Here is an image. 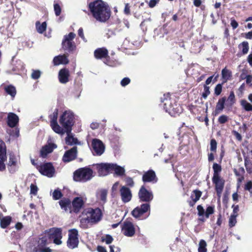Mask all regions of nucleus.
I'll list each match as a JSON object with an SVG mask.
<instances>
[{
    "instance_id": "nucleus-1",
    "label": "nucleus",
    "mask_w": 252,
    "mask_h": 252,
    "mask_svg": "<svg viewBox=\"0 0 252 252\" xmlns=\"http://www.w3.org/2000/svg\"><path fill=\"white\" fill-rule=\"evenodd\" d=\"M89 8L93 16L97 21L105 22L110 17L111 11L108 5L101 0L90 2Z\"/></svg>"
},
{
    "instance_id": "nucleus-2",
    "label": "nucleus",
    "mask_w": 252,
    "mask_h": 252,
    "mask_svg": "<svg viewBox=\"0 0 252 252\" xmlns=\"http://www.w3.org/2000/svg\"><path fill=\"white\" fill-rule=\"evenodd\" d=\"M102 213L100 209L97 208L94 209L88 208L84 209L82 213V223H95L99 221L101 218Z\"/></svg>"
},
{
    "instance_id": "nucleus-3",
    "label": "nucleus",
    "mask_w": 252,
    "mask_h": 252,
    "mask_svg": "<svg viewBox=\"0 0 252 252\" xmlns=\"http://www.w3.org/2000/svg\"><path fill=\"white\" fill-rule=\"evenodd\" d=\"M93 173V170L89 168H81L74 172L73 179L76 182H86L92 178Z\"/></svg>"
},
{
    "instance_id": "nucleus-4",
    "label": "nucleus",
    "mask_w": 252,
    "mask_h": 252,
    "mask_svg": "<svg viewBox=\"0 0 252 252\" xmlns=\"http://www.w3.org/2000/svg\"><path fill=\"white\" fill-rule=\"evenodd\" d=\"M74 117L70 111H65L60 117L59 122L65 129L66 133L71 131V127L74 124Z\"/></svg>"
},
{
    "instance_id": "nucleus-5",
    "label": "nucleus",
    "mask_w": 252,
    "mask_h": 252,
    "mask_svg": "<svg viewBox=\"0 0 252 252\" xmlns=\"http://www.w3.org/2000/svg\"><path fill=\"white\" fill-rule=\"evenodd\" d=\"M76 34L74 32H70L68 34H66L63 36L62 41V47L64 50L68 52H72L75 50L76 45L74 42L73 41Z\"/></svg>"
},
{
    "instance_id": "nucleus-6",
    "label": "nucleus",
    "mask_w": 252,
    "mask_h": 252,
    "mask_svg": "<svg viewBox=\"0 0 252 252\" xmlns=\"http://www.w3.org/2000/svg\"><path fill=\"white\" fill-rule=\"evenodd\" d=\"M62 230L60 228H52L49 230L48 236L50 239L53 240V242L56 245H61L62 243Z\"/></svg>"
},
{
    "instance_id": "nucleus-7",
    "label": "nucleus",
    "mask_w": 252,
    "mask_h": 252,
    "mask_svg": "<svg viewBox=\"0 0 252 252\" xmlns=\"http://www.w3.org/2000/svg\"><path fill=\"white\" fill-rule=\"evenodd\" d=\"M78 231L76 229L69 230L67 246L69 248L74 249L78 245Z\"/></svg>"
},
{
    "instance_id": "nucleus-8",
    "label": "nucleus",
    "mask_w": 252,
    "mask_h": 252,
    "mask_svg": "<svg viewBox=\"0 0 252 252\" xmlns=\"http://www.w3.org/2000/svg\"><path fill=\"white\" fill-rule=\"evenodd\" d=\"M38 170L41 174L50 178L52 177L55 173V169L50 162L41 165L39 167Z\"/></svg>"
},
{
    "instance_id": "nucleus-9",
    "label": "nucleus",
    "mask_w": 252,
    "mask_h": 252,
    "mask_svg": "<svg viewBox=\"0 0 252 252\" xmlns=\"http://www.w3.org/2000/svg\"><path fill=\"white\" fill-rule=\"evenodd\" d=\"M93 153L94 155L100 156L104 152L105 147L99 139H94L92 141Z\"/></svg>"
},
{
    "instance_id": "nucleus-10",
    "label": "nucleus",
    "mask_w": 252,
    "mask_h": 252,
    "mask_svg": "<svg viewBox=\"0 0 252 252\" xmlns=\"http://www.w3.org/2000/svg\"><path fill=\"white\" fill-rule=\"evenodd\" d=\"M111 163H98L94 165L95 167L99 176H105L111 172Z\"/></svg>"
},
{
    "instance_id": "nucleus-11",
    "label": "nucleus",
    "mask_w": 252,
    "mask_h": 252,
    "mask_svg": "<svg viewBox=\"0 0 252 252\" xmlns=\"http://www.w3.org/2000/svg\"><path fill=\"white\" fill-rule=\"evenodd\" d=\"M138 196L141 201L149 202L153 198V195L151 191L146 189L144 186H142L138 192Z\"/></svg>"
},
{
    "instance_id": "nucleus-12",
    "label": "nucleus",
    "mask_w": 252,
    "mask_h": 252,
    "mask_svg": "<svg viewBox=\"0 0 252 252\" xmlns=\"http://www.w3.org/2000/svg\"><path fill=\"white\" fill-rule=\"evenodd\" d=\"M150 205L149 203H144L140 207H137L131 212L135 218H140L144 213L150 210Z\"/></svg>"
},
{
    "instance_id": "nucleus-13",
    "label": "nucleus",
    "mask_w": 252,
    "mask_h": 252,
    "mask_svg": "<svg viewBox=\"0 0 252 252\" xmlns=\"http://www.w3.org/2000/svg\"><path fill=\"white\" fill-rule=\"evenodd\" d=\"M7 168L11 174L15 173L18 170L19 166L17 158L12 154L9 155Z\"/></svg>"
},
{
    "instance_id": "nucleus-14",
    "label": "nucleus",
    "mask_w": 252,
    "mask_h": 252,
    "mask_svg": "<svg viewBox=\"0 0 252 252\" xmlns=\"http://www.w3.org/2000/svg\"><path fill=\"white\" fill-rule=\"evenodd\" d=\"M120 194L122 201L124 203H127L131 200V191L128 187L125 186L121 187L120 189Z\"/></svg>"
},
{
    "instance_id": "nucleus-15",
    "label": "nucleus",
    "mask_w": 252,
    "mask_h": 252,
    "mask_svg": "<svg viewBox=\"0 0 252 252\" xmlns=\"http://www.w3.org/2000/svg\"><path fill=\"white\" fill-rule=\"evenodd\" d=\"M123 234L127 237H132L135 234V228L132 222L125 221L122 228Z\"/></svg>"
},
{
    "instance_id": "nucleus-16",
    "label": "nucleus",
    "mask_w": 252,
    "mask_h": 252,
    "mask_svg": "<svg viewBox=\"0 0 252 252\" xmlns=\"http://www.w3.org/2000/svg\"><path fill=\"white\" fill-rule=\"evenodd\" d=\"M77 148L74 146L71 149L66 151L63 157L62 160L64 162H70L77 157Z\"/></svg>"
},
{
    "instance_id": "nucleus-17",
    "label": "nucleus",
    "mask_w": 252,
    "mask_h": 252,
    "mask_svg": "<svg viewBox=\"0 0 252 252\" xmlns=\"http://www.w3.org/2000/svg\"><path fill=\"white\" fill-rule=\"evenodd\" d=\"M85 203V200L81 197H76L72 201V207H71L72 212L78 213L80 212L83 207Z\"/></svg>"
},
{
    "instance_id": "nucleus-18",
    "label": "nucleus",
    "mask_w": 252,
    "mask_h": 252,
    "mask_svg": "<svg viewBox=\"0 0 252 252\" xmlns=\"http://www.w3.org/2000/svg\"><path fill=\"white\" fill-rule=\"evenodd\" d=\"M47 244V237H43L40 238L38 241V245L36 248V251L37 252H51L52 250L50 249L45 247Z\"/></svg>"
},
{
    "instance_id": "nucleus-19",
    "label": "nucleus",
    "mask_w": 252,
    "mask_h": 252,
    "mask_svg": "<svg viewBox=\"0 0 252 252\" xmlns=\"http://www.w3.org/2000/svg\"><path fill=\"white\" fill-rule=\"evenodd\" d=\"M57 147V145L53 143H49L43 146L40 150V156L43 158L47 157V155L51 153L53 150Z\"/></svg>"
},
{
    "instance_id": "nucleus-20",
    "label": "nucleus",
    "mask_w": 252,
    "mask_h": 252,
    "mask_svg": "<svg viewBox=\"0 0 252 252\" xmlns=\"http://www.w3.org/2000/svg\"><path fill=\"white\" fill-rule=\"evenodd\" d=\"M164 102V109L166 112H168L170 115H173L175 113H179V110L177 108H175L173 106L171 105V102L170 99H165L163 101Z\"/></svg>"
},
{
    "instance_id": "nucleus-21",
    "label": "nucleus",
    "mask_w": 252,
    "mask_h": 252,
    "mask_svg": "<svg viewBox=\"0 0 252 252\" xmlns=\"http://www.w3.org/2000/svg\"><path fill=\"white\" fill-rule=\"evenodd\" d=\"M212 181L214 184L215 185L216 190L217 193H220L223 189L224 186V182L220 176H216L213 177Z\"/></svg>"
},
{
    "instance_id": "nucleus-22",
    "label": "nucleus",
    "mask_w": 252,
    "mask_h": 252,
    "mask_svg": "<svg viewBox=\"0 0 252 252\" xmlns=\"http://www.w3.org/2000/svg\"><path fill=\"white\" fill-rule=\"evenodd\" d=\"M61 209L64 212L71 213V204L70 200L67 198H63L59 202Z\"/></svg>"
},
{
    "instance_id": "nucleus-23",
    "label": "nucleus",
    "mask_w": 252,
    "mask_h": 252,
    "mask_svg": "<svg viewBox=\"0 0 252 252\" xmlns=\"http://www.w3.org/2000/svg\"><path fill=\"white\" fill-rule=\"evenodd\" d=\"M94 56L97 59L109 58L108 50L105 48H99L94 52Z\"/></svg>"
},
{
    "instance_id": "nucleus-24",
    "label": "nucleus",
    "mask_w": 252,
    "mask_h": 252,
    "mask_svg": "<svg viewBox=\"0 0 252 252\" xmlns=\"http://www.w3.org/2000/svg\"><path fill=\"white\" fill-rule=\"evenodd\" d=\"M142 180L144 182H157L156 176L155 172L152 170H149L145 172L142 177Z\"/></svg>"
},
{
    "instance_id": "nucleus-25",
    "label": "nucleus",
    "mask_w": 252,
    "mask_h": 252,
    "mask_svg": "<svg viewBox=\"0 0 252 252\" xmlns=\"http://www.w3.org/2000/svg\"><path fill=\"white\" fill-rule=\"evenodd\" d=\"M19 122V118L17 115L13 113H9L7 116V125L10 127L16 126Z\"/></svg>"
},
{
    "instance_id": "nucleus-26",
    "label": "nucleus",
    "mask_w": 252,
    "mask_h": 252,
    "mask_svg": "<svg viewBox=\"0 0 252 252\" xmlns=\"http://www.w3.org/2000/svg\"><path fill=\"white\" fill-rule=\"evenodd\" d=\"M69 76V71L66 68L62 69L59 73V79L62 84H65L68 82Z\"/></svg>"
},
{
    "instance_id": "nucleus-27",
    "label": "nucleus",
    "mask_w": 252,
    "mask_h": 252,
    "mask_svg": "<svg viewBox=\"0 0 252 252\" xmlns=\"http://www.w3.org/2000/svg\"><path fill=\"white\" fill-rule=\"evenodd\" d=\"M53 62L55 65H58L60 64H67L69 62L67 56L65 55L55 57Z\"/></svg>"
},
{
    "instance_id": "nucleus-28",
    "label": "nucleus",
    "mask_w": 252,
    "mask_h": 252,
    "mask_svg": "<svg viewBox=\"0 0 252 252\" xmlns=\"http://www.w3.org/2000/svg\"><path fill=\"white\" fill-rule=\"evenodd\" d=\"M114 171L117 176H123L125 174V169L124 167L118 165L116 164L111 163V172Z\"/></svg>"
},
{
    "instance_id": "nucleus-29",
    "label": "nucleus",
    "mask_w": 252,
    "mask_h": 252,
    "mask_svg": "<svg viewBox=\"0 0 252 252\" xmlns=\"http://www.w3.org/2000/svg\"><path fill=\"white\" fill-rule=\"evenodd\" d=\"M11 218L10 216H6L1 218L0 215V226L2 228H6L11 223Z\"/></svg>"
},
{
    "instance_id": "nucleus-30",
    "label": "nucleus",
    "mask_w": 252,
    "mask_h": 252,
    "mask_svg": "<svg viewBox=\"0 0 252 252\" xmlns=\"http://www.w3.org/2000/svg\"><path fill=\"white\" fill-rule=\"evenodd\" d=\"M107 195V191L105 189H101L97 191L96 196L103 203H104L106 201Z\"/></svg>"
},
{
    "instance_id": "nucleus-31",
    "label": "nucleus",
    "mask_w": 252,
    "mask_h": 252,
    "mask_svg": "<svg viewBox=\"0 0 252 252\" xmlns=\"http://www.w3.org/2000/svg\"><path fill=\"white\" fill-rule=\"evenodd\" d=\"M225 100L226 99L225 97H222L219 100L217 103L215 109L216 114H218L222 111L224 108V105Z\"/></svg>"
},
{
    "instance_id": "nucleus-32",
    "label": "nucleus",
    "mask_w": 252,
    "mask_h": 252,
    "mask_svg": "<svg viewBox=\"0 0 252 252\" xmlns=\"http://www.w3.org/2000/svg\"><path fill=\"white\" fill-rule=\"evenodd\" d=\"M53 130L57 133L60 134L61 135H63L65 132V129L64 130L58 124V123H51L50 124Z\"/></svg>"
},
{
    "instance_id": "nucleus-33",
    "label": "nucleus",
    "mask_w": 252,
    "mask_h": 252,
    "mask_svg": "<svg viewBox=\"0 0 252 252\" xmlns=\"http://www.w3.org/2000/svg\"><path fill=\"white\" fill-rule=\"evenodd\" d=\"M66 134L67 137L65 138V142L67 145H72L77 144V139L71 135V131L69 133H66Z\"/></svg>"
},
{
    "instance_id": "nucleus-34",
    "label": "nucleus",
    "mask_w": 252,
    "mask_h": 252,
    "mask_svg": "<svg viewBox=\"0 0 252 252\" xmlns=\"http://www.w3.org/2000/svg\"><path fill=\"white\" fill-rule=\"evenodd\" d=\"M35 25L37 31L40 33H42L46 29L47 24L45 22L40 24V22L37 21Z\"/></svg>"
},
{
    "instance_id": "nucleus-35",
    "label": "nucleus",
    "mask_w": 252,
    "mask_h": 252,
    "mask_svg": "<svg viewBox=\"0 0 252 252\" xmlns=\"http://www.w3.org/2000/svg\"><path fill=\"white\" fill-rule=\"evenodd\" d=\"M202 195V192L199 190H194L190 196V198L194 202H197L199 200L201 196Z\"/></svg>"
},
{
    "instance_id": "nucleus-36",
    "label": "nucleus",
    "mask_w": 252,
    "mask_h": 252,
    "mask_svg": "<svg viewBox=\"0 0 252 252\" xmlns=\"http://www.w3.org/2000/svg\"><path fill=\"white\" fill-rule=\"evenodd\" d=\"M238 47L239 49H242V51L243 54H246L248 53L249 49V43L247 41H243L240 43Z\"/></svg>"
},
{
    "instance_id": "nucleus-37",
    "label": "nucleus",
    "mask_w": 252,
    "mask_h": 252,
    "mask_svg": "<svg viewBox=\"0 0 252 252\" xmlns=\"http://www.w3.org/2000/svg\"><path fill=\"white\" fill-rule=\"evenodd\" d=\"M5 92L12 97H14L16 94V90L14 87L9 85L5 88Z\"/></svg>"
},
{
    "instance_id": "nucleus-38",
    "label": "nucleus",
    "mask_w": 252,
    "mask_h": 252,
    "mask_svg": "<svg viewBox=\"0 0 252 252\" xmlns=\"http://www.w3.org/2000/svg\"><path fill=\"white\" fill-rule=\"evenodd\" d=\"M6 159V150L5 145L1 144L0 145V159Z\"/></svg>"
},
{
    "instance_id": "nucleus-39",
    "label": "nucleus",
    "mask_w": 252,
    "mask_h": 252,
    "mask_svg": "<svg viewBox=\"0 0 252 252\" xmlns=\"http://www.w3.org/2000/svg\"><path fill=\"white\" fill-rule=\"evenodd\" d=\"M241 104L246 111H252V105L246 100H242L241 101Z\"/></svg>"
},
{
    "instance_id": "nucleus-40",
    "label": "nucleus",
    "mask_w": 252,
    "mask_h": 252,
    "mask_svg": "<svg viewBox=\"0 0 252 252\" xmlns=\"http://www.w3.org/2000/svg\"><path fill=\"white\" fill-rule=\"evenodd\" d=\"M222 77L223 79L227 80L230 78L231 76V73L230 70L227 69L226 67L223 68L221 71Z\"/></svg>"
},
{
    "instance_id": "nucleus-41",
    "label": "nucleus",
    "mask_w": 252,
    "mask_h": 252,
    "mask_svg": "<svg viewBox=\"0 0 252 252\" xmlns=\"http://www.w3.org/2000/svg\"><path fill=\"white\" fill-rule=\"evenodd\" d=\"M207 246L206 242L203 240H200L199 244L198 252H206L207 249L206 247Z\"/></svg>"
},
{
    "instance_id": "nucleus-42",
    "label": "nucleus",
    "mask_w": 252,
    "mask_h": 252,
    "mask_svg": "<svg viewBox=\"0 0 252 252\" xmlns=\"http://www.w3.org/2000/svg\"><path fill=\"white\" fill-rule=\"evenodd\" d=\"M52 196L53 199L58 200L63 196V194L61 190L59 189H57L53 191Z\"/></svg>"
},
{
    "instance_id": "nucleus-43",
    "label": "nucleus",
    "mask_w": 252,
    "mask_h": 252,
    "mask_svg": "<svg viewBox=\"0 0 252 252\" xmlns=\"http://www.w3.org/2000/svg\"><path fill=\"white\" fill-rule=\"evenodd\" d=\"M213 168L214 170V175L213 177L216 176H219V172L221 171V166L217 163H215L213 164Z\"/></svg>"
},
{
    "instance_id": "nucleus-44",
    "label": "nucleus",
    "mask_w": 252,
    "mask_h": 252,
    "mask_svg": "<svg viewBox=\"0 0 252 252\" xmlns=\"http://www.w3.org/2000/svg\"><path fill=\"white\" fill-rule=\"evenodd\" d=\"M236 217H237L236 216L232 215H231V216H230L228 222H229V226L230 227H233L235 225V224L237 222Z\"/></svg>"
},
{
    "instance_id": "nucleus-45",
    "label": "nucleus",
    "mask_w": 252,
    "mask_h": 252,
    "mask_svg": "<svg viewBox=\"0 0 252 252\" xmlns=\"http://www.w3.org/2000/svg\"><path fill=\"white\" fill-rule=\"evenodd\" d=\"M244 189L249 191L251 197H252V182L248 181L245 185Z\"/></svg>"
},
{
    "instance_id": "nucleus-46",
    "label": "nucleus",
    "mask_w": 252,
    "mask_h": 252,
    "mask_svg": "<svg viewBox=\"0 0 252 252\" xmlns=\"http://www.w3.org/2000/svg\"><path fill=\"white\" fill-rule=\"evenodd\" d=\"M113 240V237L109 234L106 235L105 237H102V241L105 242L107 244H111Z\"/></svg>"
},
{
    "instance_id": "nucleus-47",
    "label": "nucleus",
    "mask_w": 252,
    "mask_h": 252,
    "mask_svg": "<svg viewBox=\"0 0 252 252\" xmlns=\"http://www.w3.org/2000/svg\"><path fill=\"white\" fill-rule=\"evenodd\" d=\"M214 212V207L209 206L207 208L206 212H205V216L206 218H208L210 215H212Z\"/></svg>"
},
{
    "instance_id": "nucleus-48",
    "label": "nucleus",
    "mask_w": 252,
    "mask_h": 252,
    "mask_svg": "<svg viewBox=\"0 0 252 252\" xmlns=\"http://www.w3.org/2000/svg\"><path fill=\"white\" fill-rule=\"evenodd\" d=\"M210 88L207 85H204V92L202 93V96L204 99H206L207 96L210 94Z\"/></svg>"
},
{
    "instance_id": "nucleus-49",
    "label": "nucleus",
    "mask_w": 252,
    "mask_h": 252,
    "mask_svg": "<svg viewBox=\"0 0 252 252\" xmlns=\"http://www.w3.org/2000/svg\"><path fill=\"white\" fill-rule=\"evenodd\" d=\"M228 120V117L224 115H222L219 117L218 122L220 124H223L227 122Z\"/></svg>"
},
{
    "instance_id": "nucleus-50",
    "label": "nucleus",
    "mask_w": 252,
    "mask_h": 252,
    "mask_svg": "<svg viewBox=\"0 0 252 252\" xmlns=\"http://www.w3.org/2000/svg\"><path fill=\"white\" fill-rule=\"evenodd\" d=\"M41 75V72L39 70H33L31 77L33 79H38Z\"/></svg>"
},
{
    "instance_id": "nucleus-51",
    "label": "nucleus",
    "mask_w": 252,
    "mask_h": 252,
    "mask_svg": "<svg viewBox=\"0 0 252 252\" xmlns=\"http://www.w3.org/2000/svg\"><path fill=\"white\" fill-rule=\"evenodd\" d=\"M54 9L55 12V14L56 16H59L61 12V8L60 5L57 4L55 3L54 5Z\"/></svg>"
},
{
    "instance_id": "nucleus-52",
    "label": "nucleus",
    "mask_w": 252,
    "mask_h": 252,
    "mask_svg": "<svg viewBox=\"0 0 252 252\" xmlns=\"http://www.w3.org/2000/svg\"><path fill=\"white\" fill-rule=\"evenodd\" d=\"M217 149V142L215 139H212L210 142V150L212 152L216 151Z\"/></svg>"
},
{
    "instance_id": "nucleus-53",
    "label": "nucleus",
    "mask_w": 252,
    "mask_h": 252,
    "mask_svg": "<svg viewBox=\"0 0 252 252\" xmlns=\"http://www.w3.org/2000/svg\"><path fill=\"white\" fill-rule=\"evenodd\" d=\"M125 182L127 186L132 187L134 186V183L132 180V179L130 177H126L125 179Z\"/></svg>"
},
{
    "instance_id": "nucleus-54",
    "label": "nucleus",
    "mask_w": 252,
    "mask_h": 252,
    "mask_svg": "<svg viewBox=\"0 0 252 252\" xmlns=\"http://www.w3.org/2000/svg\"><path fill=\"white\" fill-rule=\"evenodd\" d=\"M57 118H58V110H56L53 113L52 116L51 120L50 122V124L51 123H57Z\"/></svg>"
},
{
    "instance_id": "nucleus-55",
    "label": "nucleus",
    "mask_w": 252,
    "mask_h": 252,
    "mask_svg": "<svg viewBox=\"0 0 252 252\" xmlns=\"http://www.w3.org/2000/svg\"><path fill=\"white\" fill-rule=\"evenodd\" d=\"M222 91V86L221 84H218L215 88V94L217 95H219L220 94Z\"/></svg>"
},
{
    "instance_id": "nucleus-56",
    "label": "nucleus",
    "mask_w": 252,
    "mask_h": 252,
    "mask_svg": "<svg viewBox=\"0 0 252 252\" xmlns=\"http://www.w3.org/2000/svg\"><path fill=\"white\" fill-rule=\"evenodd\" d=\"M30 193L36 195L37 194L38 188L36 186L32 184L30 186Z\"/></svg>"
},
{
    "instance_id": "nucleus-57",
    "label": "nucleus",
    "mask_w": 252,
    "mask_h": 252,
    "mask_svg": "<svg viewBox=\"0 0 252 252\" xmlns=\"http://www.w3.org/2000/svg\"><path fill=\"white\" fill-rule=\"evenodd\" d=\"M6 159H0V171L3 172L6 169V165L4 162Z\"/></svg>"
},
{
    "instance_id": "nucleus-58",
    "label": "nucleus",
    "mask_w": 252,
    "mask_h": 252,
    "mask_svg": "<svg viewBox=\"0 0 252 252\" xmlns=\"http://www.w3.org/2000/svg\"><path fill=\"white\" fill-rule=\"evenodd\" d=\"M130 80L128 77H125L123 79L121 82V84L122 86L125 87L130 83Z\"/></svg>"
},
{
    "instance_id": "nucleus-59",
    "label": "nucleus",
    "mask_w": 252,
    "mask_h": 252,
    "mask_svg": "<svg viewBox=\"0 0 252 252\" xmlns=\"http://www.w3.org/2000/svg\"><path fill=\"white\" fill-rule=\"evenodd\" d=\"M198 215L199 216H202L204 215L205 212L203 207L201 205H198L197 207Z\"/></svg>"
},
{
    "instance_id": "nucleus-60",
    "label": "nucleus",
    "mask_w": 252,
    "mask_h": 252,
    "mask_svg": "<svg viewBox=\"0 0 252 252\" xmlns=\"http://www.w3.org/2000/svg\"><path fill=\"white\" fill-rule=\"evenodd\" d=\"M130 5L129 3H127L125 4V7L124 8V13L127 15L130 14Z\"/></svg>"
},
{
    "instance_id": "nucleus-61",
    "label": "nucleus",
    "mask_w": 252,
    "mask_h": 252,
    "mask_svg": "<svg viewBox=\"0 0 252 252\" xmlns=\"http://www.w3.org/2000/svg\"><path fill=\"white\" fill-rule=\"evenodd\" d=\"M228 101H230L231 104L234 103L235 101V95L233 92H231L228 97Z\"/></svg>"
},
{
    "instance_id": "nucleus-62",
    "label": "nucleus",
    "mask_w": 252,
    "mask_h": 252,
    "mask_svg": "<svg viewBox=\"0 0 252 252\" xmlns=\"http://www.w3.org/2000/svg\"><path fill=\"white\" fill-rule=\"evenodd\" d=\"M78 35L79 36L85 41V42H87V40L85 38V36H84V33H83V28H80L78 30Z\"/></svg>"
},
{
    "instance_id": "nucleus-63",
    "label": "nucleus",
    "mask_w": 252,
    "mask_h": 252,
    "mask_svg": "<svg viewBox=\"0 0 252 252\" xmlns=\"http://www.w3.org/2000/svg\"><path fill=\"white\" fill-rule=\"evenodd\" d=\"M232 208H233V213L231 215L237 216L238 212L239 211V206L238 205H233Z\"/></svg>"
},
{
    "instance_id": "nucleus-64",
    "label": "nucleus",
    "mask_w": 252,
    "mask_h": 252,
    "mask_svg": "<svg viewBox=\"0 0 252 252\" xmlns=\"http://www.w3.org/2000/svg\"><path fill=\"white\" fill-rule=\"evenodd\" d=\"M159 0H150L149 2V6L151 8L154 7L156 4L158 2Z\"/></svg>"
}]
</instances>
